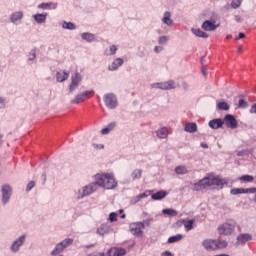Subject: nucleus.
Here are the masks:
<instances>
[{"label":"nucleus","mask_w":256,"mask_h":256,"mask_svg":"<svg viewBox=\"0 0 256 256\" xmlns=\"http://www.w3.org/2000/svg\"><path fill=\"white\" fill-rule=\"evenodd\" d=\"M93 91H85L81 94L75 96V98L71 101L72 105H78V103H83L85 101V97H89V95H93Z\"/></svg>","instance_id":"obj_11"},{"label":"nucleus","mask_w":256,"mask_h":256,"mask_svg":"<svg viewBox=\"0 0 256 256\" xmlns=\"http://www.w3.org/2000/svg\"><path fill=\"white\" fill-rule=\"evenodd\" d=\"M211 179H212V181H211L212 186L216 185V187H223V185H227L226 179H223L220 177H214V176H211Z\"/></svg>","instance_id":"obj_19"},{"label":"nucleus","mask_w":256,"mask_h":256,"mask_svg":"<svg viewBox=\"0 0 256 256\" xmlns=\"http://www.w3.org/2000/svg\"><path fill=\"white\" fill-rule=\"evenodd\" d=\"M217 27H219V25H216L215 22H211L209 20H206L203 24H202V29L204 31H215V29H217Z\"/></svg>","instance_id":"obj_16"},{"label":"nucleus","mask_w":256,"mask_h":256,"mask_svg":"<svg viewBox=\"0 0 256 256\" xmlns=\"http://www.w3.org/2000/svg\"><path fill=\"white\" fill-rule=\"evenodd\" d=\"M175 173H177V175H187L188 173L187 167L178 166L175 168Z\"/></svg>","instance_id":"obj_33"},{"label":"nucleus","mask_w":256,"mask_h":256,"mask_svg":"<svg viewBox=\"0 0 256 256\" xmlns=\"http://www.w3.org/2000/svg\"><path fill=\"white\" fill-rule=\"evenodd\" d=\"M212 179L211 176L210 177H205L203 179H201L199 182H197L196 184H194V191H203V189H207V187H212V183H211Z\"/></svg>","instance_id":"obj_7"},{"label":"nucleus","mask_w":256,"mask_h":256,"mask_svg":"<svg viewBox=\"0 0 256 256\" xmlns=\"http://www.w3.org/2000/svg\"><path fill=\"white\" fill-rule=\"evenodd\" d=\"M209 127L211 129H221V127H223V120L213 119L209 122Z\"/></svg>","instance_id":"obj_22"},{"label":"nucleus","mask_w":256,"mask_h":256,"mask_svg":"<svg viewBox=\"0 0 256 256\" xmlns=\"http://www.w3.org/2000/svg\"><path fill=\"white\" fill-rule=\"evenodd\" d=\"M192 33L196 35V37H201L202 39H207V37H209V34L205 33L201 29H192Z\"/></svg>","instance_id":"obj_30"},{"label":"nucleus","mask_w":256,"mask_h":256,"mask_svg":"<svg viewBox=\"0 0 256 256\" xmlns=\"http://www.w3.org/2000/svg\"><path fill=\"white\" fill-rule=\"evenodd\" d=\"M115 127H117V123L115 122H111L110 124H108L107 128L109 129V131H113V129H115Z\"/></svg>","instance_id":"obj_49"},{"label":"nucleus","mask_w":256,"mask_h":256,"mask_svg":"<svg viewBox=\"0 0 256 256\" xmlns=\"http://www.w3.org/2000/svg\"><path fill=\"white\" fill-rule=\"evenodd\" d=\"M88 256H103V253H101V252H92V253L88 254Z\"/></svg>","instance_id":"obj_53"},{"label":"nucleus","mask_w":256,"mask_h":256,"mask_svg":"<svg viewBox=\"0 0 256 256\" xmlns=\"http://www.w3.org/2000/svg\"><path fill=\"white\" fill-rule=\"evenodd\" d=\"M56 79L58 83H63V81H67L69 79V72H66V71L57 72Z\"/></svg>","instance_id":"obj_21"},{"label":"nucleus","mask_w":256,"mask_h":256,"mask_svg":"<svg viewBox=\"0 0 256 256\" xmlns=\"http://www.w3.org/2000/svg\"><path fill=\"white\" fill-rule=\"evenodd\" d=\"M109 231V226L107 224H103L100 228H98V233L100 235H105Z\"/></svg>","instance_id":"obj_40"},{"label":"nucleus","mask_w":256,"mask_h":256,"mask_svg":"<svg viewBox=\"0 0 256 256\" xmlns=\"http://www.w3.org/2000/svg\"><path fill=\"white\" fill-rule=\"evenodd\" d=\"M253 239V237L250 234H240L237 237V243L239 245H245V243H247V241H251Z\"/></svg>","instance_id":"obj_20"},{"label":"nucleus","mask_w":256,"mask_h":256,"mask_svg":"<svg viewBox=\"0 0 256 256\" xmlns=\"http://www.w3.org/2000/svg\"><path fill=\"white\" fill-rule=\"evenodd\" d=\"M154 51H155V53H161V51H163V47H161V46H156V47L154 48Z\"/></svg>","instance_id":"obj_54"},{"label":"nucleus","mask_w":256,"mask_h":256,"mask_svg":"<svg viewBox=\"0 0 256 256\" xmlns=\"http://www.w3.org/2000/svg\"><path fill=\"white\" fill-rule=\"evenodd\" d=\"M5 107V99L0 98V109H3Z\"/></svg>","instance_id":"obj_55"},{"label":"nucleus","mask_w":256,"mask_h":256,"mask_svg":"<svg viewBox=\"0 0 256 256\" xmlns=\"http://www.w3.org/2000/svg\"><path fill=\"white\" fill-rule=\"evenodd\" d=\"M121 219H125V214H122V215H121Z\"/></svg>","instance_id":"obj_64"},{"label":"nucleus","mask_w":256,"mask_h":256,"mask_svg":"<svg viewBox=\"0 0 256 256\" xmlns=\"http://www.w3.org/2000/svg\"><path fill=\"white\" fill-rule=\"evenodd\" d=\"M246 193H256V188H244V194Z\"/></svg>","instance_id":"obj_47"},{"label":"nucleus","mask_w":256,"mask_h":256,"mask_svg":"<svg viewBox=\"0 0 256 256\" xmlns=\"http://www.w3.org/2000/svg\"><path fill=\"white\" fill-rule=\"evenodd\" d=\"M224 121L226 123V126L229 127V129H237L238 123L237 119H235V116L228 114L225 116Z\"/></svg>","instance_id":"obj_12"},{"label":"nucleus","mask_w":256,"mask_h":256,"mask_svg":"<svg viewBox=\"0 0 256 256\" xmlns=\"http://www.w3.org/2000/svg\"><path fill=\"white\" fill-rule=\"evenodd\" d=\"M12 193H13V188H11V186L7 184L2 186V202L4 203V205L6 203H9Z\"/></svg>","instance_id":"obj_10"},{"label":"nucleus","mask_w":256,"mask_h":256,"mask_svg":"<svg viewBox=\"0 0 256 256\" xmlns=\"http://www.w3.org/2000/svg\"><path fill=\"white\" fill-rule=\"evenodd\" d=\"M184 227L186 231H191L193 229V223H195V220H187L183 221Z\"/></svg>","instance_id":"obj_35"},{"label":"nucleus","mask_w":256,"mask_h":256,"mask_svg":"<svg viewBox=\"0 0 256 256\" xmlns=\"http://www.w3.org/2000/svg\"><path fill=\"white\" fill-rule=\"evenodd\" d=\"M217 107L220 111H229V104L227 102H218Z\"/></svg>","instance_id":"obj_38"},{"label":"nucleus","mask_w":256,"mask_h":256,"mask_svg":"<svg viewBox=\"0 0 256 256\" xmlns=\"http://www.w3.org/2000/svg\"><path fill=\"white\" fill-rule=\"evenodd\" d=\"M152 221H153V218H149V219L144 220L141 223H144V228H145V225H147V227H149L151 225Z\"/></svg>","instance_id":"obj_51"},{"label":"nucleus","mask_w":256,"mask_h":256,"mask_svg":"<svg viewBox=\"0 0 256 256\" xmlns=\"http://www.w3.org/2000/svg\"><path fill=\"white\" fill-rule=\"evenodd\" d=\"M215 251L219 249H227L229 243L226 240L214 239Z\"/></svg>","instance_id":"obj_17"},{"label":"nucleus","mask_w":256,"mask_h":256,"mask_svg":"<svg viewBox=\"0 0 256 256\" xmlns=\"http://www.w3.org/2000/svg\"><path fill=\"white\" fill-rule=\"evenodd\" d=\"M162 212L164 215H171V216L177 215V211L169 208L162 210Z\"/></svg>","instance_id":"obj_42"},{"label":"nucleus","mask_w":256,"mask_h":256,"mask_svg":"<svg viewBox=\"0 0 256 256\" xmlns=\"http://www.w3.org/2000/svg\"><path fill=\"white\" fill-rule=\"evenodd\" d=\"M81 37L84 39V41H88L89 43L93 42L95 39V35L92 33H83Z\"/></svg>","instance_id":"obj_32"},{"label":"nucleus","mask_w":256,"mask_h":256,"mask_svg":"<svg viewBox=\"0 0 256 256\" xmlns=\"http://www.w3.org/2000/svg\"><path fill=\"white\" fill-rule=\"evenodd\" d=\"M44 181H47V176L46 175H42Z\"/></svg>","instance_id":"obj_63"},{"label":"nucleus","mask_w":256,"mask_h":256,"mask_svg":"<svg viewBox=\"0 0 256 256\" xmlns=\"http://www.w3.org/2000/svg\"><path fill=\"white\" fill-rule=\"evenodd\" d=\"M240 181H244L245 183H253V181H255V178L251 175H243L240 177Z\"/></svg>","instance_id":"obj_39"},{"label":"nucleus","mask_w":256,"mask_h":256,"mask_svg":"<svg viewBox=\"0 0 256 256\" xmlns=\"http://www.w3.org/2000/svg\"><path fill=\"white\" fill-rule=\"evenodd\" d=\"M35 52H32V53H30V57H29V59H30V61H33V59H35Z\"/></svg>","instance_id":"obj_59"},{"label":"nucleus","mask_w":256,"mask_h":256,"mask_svg":"<svg viewBox=\"0 0 256 256\" xmlns=\"http://www.w3.org/2000/svg\"><path fill=\"white\" fill-rule=\"evenodd\" d=\"M21 19H23V12L21 11L14 12L10 17L11 23H17V21H21Z\"/></svg>","instance_id":"obj_25"},{"label":"nucleus","mask_w":256,"mask_h":256,"mask_svg":"<svg viewBox=\"0 0 256 256\" xmlns=\"http://www.w3.org/2000/svg\"><path fill=\"white\" fill-rule=\"evenodd\" d=\"M63 29H69L70 31H73V29H75V24L71 22H64Z\"/></svg>","instance_id":"obj_41"},{"label":"nucleus","mask_w":256,"mask_h":256,"mask_svg":"<svg viewBox=\"0 0 256 256\" xmlns=\"http://www.w3.org/2000/svg\"><path fill=\"white\" fill-rule=\"evenodd\" d=\"M104 103L108 109H115L117 107V96L113 93H108L104 96Z\"/></svg>","instance_id":"obj_8"},{"label":"nucleus","mask_w":256,"mask_h":256,"mask_svg":"<svg viewBox=\"0 0 256 256\" xmlns=\"http://www.w3.org/2000/svg\"><path fill=\"white\" fill-rule=\"evenodd\" d=\"M25 243V235H22L19 237L16 241L12 243L11 249L16 253V251H19V247Z\"/></svg>","instance_id":"obj_15"},{"label":"nucleus","mask_w":256,"mask_h":256,"mask_svg":"<svg viewBox=\"0 0 256 256\" xmlns=\"http://www.w3.org/2000/svg\"><path fill=\"white\" fill-rule=\"evenodd\" d=\"M248 106H249V104L245 100H243V99L239 100L238 107L240 109H247Z\"/></svg>","instance_id":"obj_43"},{"label":"nucleus","mask_w":256,"mask_h":256,"mask_svg":"<svg viewBox=\"0 0 256 256\" xmlns=\"http://www.w3.org/2000/svg\"><path fill=\"white\" fill-rule=\"evenodd\" d=\"M161 256H173V253L169 252V251H165L161 254Z\"/></svg>","instance_id":"obj_56"},{"label":"nucleus","mask_w":256,"mask_h":256,"mask_svg":"<svg viewBox=\"0 0 256 256\" xmlns=\"http://www.w3.org/2000/svg\"><path fill=\"white\" fill-rule=\"evenodd\" d=\"M69 245H73V239L67 238L63 240L62 242L58 243L55 247V249L51 252V255H59V253H62V251L66 248L69 247Z\"/></svg>","instance_id":"obj_6"},{"label":"nucleus","mask_w":256,"mask_h":256,"mask_svg":"<svg viewBox=\"0 0 256 256\" xmlns=\"http://www.w3.org/2000/svg\"><path fill=\"white\" fill-rule=\"evenodd\" d=\"M33 187H35V181H30L26 187V191L27 192L31 191V189H33Z\"/></svg>","instance_id":"obj_46"},{"label":"nucleus","mask_w":256,"mask_h":256,"mask_svg":"<svg viewBox=\"0 0 256 256\" xmlns=\"http://www.w3.org/2000/svg\"><path fill=\"white\" fill-rule=\"evenodd\" d=\"M95 181L98 187H104V189H115L117 187V180L111 173L96 174Z\"/></svg>","instance_id":"obj_1"},{"label":"nucleus","mask_w":256,"mask_h":256,"mask_svg":"<svg viewBox=\"0 0 256 256\" xmlns=\"http://www.w3.org/2000/svg\"><path fill=\"white\" fill-rule=\"evenodd\" d=\"M202 73H203V75H207V70L202 69Z\"/></svg>","instance_id":"obj_61"},{"label":"nucleus","mask_w":256,"mask_h":256,"mask_svg":"<svg viewBox=\"0 0 256 256\" xmlns=\"http://www.w3.org/2000/svg\"><path fill=\"white\" fill-rule=\"evenodd\" d=\"M231 195H243L245 194V188H233L230 190Z\"/></svg>","instance_id":"obj_37"},{"label":"nucleus","mask_w":256,"mask_h":256,"mask_svg":"<svg viewBox=\"0 0 256 256\" xmlns=\"http://www.w3.org/2000/svg\"><path fill=\"white\" fill-rule=\"evenodd\" d=\"M80 81H81V76H79V73L76 72L72 76V82H71L70 87H69L70 93H73V91H75V89H77V87H79V82Z\"/></svg>","instance_id":"obj_13"},{"label":"nucleus","mask_w":256,"mask_h":256,"mask_svg":"<svg viewBox=\"0 0 256 256\" xmlns=\"http://www.w3.org/2000/svg\"><path fill=\"white\" fill-rule=\"evenodd\" d=\"M184 131H186V133H196L197 124L193 122L187 123L185 125Z\"/></svg>","instance_id":"obj_24"},{"label":"nucleus","mask_w":256,"mask_h":256,"mask_svg":"<svg viewBox=\"0 0 256 256\" xmlns=\"http://www.w3.org/2000/svg\"><path fill=\"white\" fill-rule=\"evenodd\" d=\"M250 113H256V104L252 105Z\"/></svg>","instance_id":"obj_58"},{"label":"nucleus","mask_w":256,"mask_h":256,"mask_svg":"<svg viewBox=\"0 0 256 256\" xmlns=\"http://www.w3.org/2000/svg\"><path fill=\"white\" fill-rule=\"evenodd\" d=\"M143 229H145V223L134 222L130 224V232L134 237H143Z\"/></svg>","instance_id":"obj_5"},{"label":"nucleus","mask_w":256,"mask_h":256,"mask_svg":"<svg viewBox=\"0 0 256 256\" xmlns=\"http://www.w3.org/2000/svg\"><path fill=\"white\" fill-rule=\"evenodd\" d=\"M127 255V249L112 247L106 253H103V256H124Z\"/></svg>","instance_id":"obj_9"},{"label":"nucleus","mask_w":256,"mask_h":256,"mask_svg":"<svg viewBox=\"0 0 256 256\" xmlns=\"http://www.w3.org/2000/svg\"><path fill=\"white\" fill-rule=\"evenodd\" d=\"M237 40L239 39H245V33L241 32L239 33L238 37L236 38Z\"/></svg>","instance_id":"obj_57"},{"label":"nucleus","mask_w":256,"mask_h":256,"mask_svg":"<svg viewBox=\"0 0 256 256\" xmlns=\"http://www.w3.org/2000/svg\"><path fill=\"white\" fill-rule=\"evenodd\" d=\"M33 17H34V21H36V23H45V21H47V13L36 14Z\"/></svg>","instance_id":"obj_29"},{"label":"nucleus","mask_w":256,"mask_h":256,"mask_svg":"<svg viewBox=\"0 0 256 256\" xmlns=\"http://www.w3.org/2000/svg\"><path fill=\"white\" fill-rule=\"evenodd\" d=\"M38 9H57V3H53V2L41 3L38 6Z\"/></svg>","instance_id":"obj_27"},{"label":"nucleus","mask_w":256,"mask_h":256,"mask_svg":"<svg viewBox=\"0 0 256 256\" xmlns=\"http://www.w3.org/2000/svg\"><path fill=\"white\" fill-rule=\"evenodd\" d=\"M123 63H125L123 58H116L112 62V64L109 66V71H117V69H119V67H121V65H123Z\"/></svg>","instance_id":"obj_18"},{"label":"nucleus","mask_w":256,"mask_h":256,"mask_svg":"<svg viewBox=\"0 0 256 256\" xmlns=\"http://www.w3.org/2000/svg\"><path fill=\"white\" fill-rule=\"evenodd\" d=\"M141 175H143V171L136 169L132 172L131 177L135 181L136 179H141Z\"/></svg>","instance_id":"obj_36"},{"label":"nucleus","mask_w":256,"mask_h":256,"mask_svg":"<svg viewBox=\"0 0 256 256\" xmlns=\"http://www.w3.org/2000/svg\"><path fill=\"white\" fill-rule=\"evenodd\" d=\"M145 197H149V191H146V192H143L137 196H135L133 199H132V203H139V201H141V199H145Z\"/></svg>","instance_id":"obj_31"},{"label":"nucleus","mask_w":256,"mask_h":256,"mask_svg":"<svg viewBox=\"0 0 256 256\" xmlns=\"http://www.w3.org/2000/svg\"><path fill=\"white\" fill-rule=\"evenodd\" d=\"M162 23H164V25H168V27L173 25V20H171V13H169V12L164 13Z\"/></svg>","instance_id":"obj_28"},{"label":"nucleus","mask_w":256,"mask_h":256,"mask_svg":"<svg viewBox=\"0 0 256 256\" xmlns=\"http://www.w3.org/2000/svg\"><path fill=\"white\" fill-rule=\"evenodd\" d=\"M181 239H183V235L181 234L171 236L168 238V243H177L178 241H181Z\"/></svg>","instance_id":"obj_34"},{"label":"nucleus","mask_w":256,"mask_h":256,"mask_svg":"<svg viewBox=\"0 0 256 256\" xmlns=\"http://www.w3.org/2000/svg\"><path fill=\"white\" fill-rule=\"evenodd\" d=\"M231 7L233 9H238V7H241V0H232Z\"/></svg>","instance_id":"obj_44"},{"label":"nucleus","mask_w":256,"mask_h":256,"mask_svg":"<svg viewBox=\"0 0 256 256\" xmlns=\"http://www.w3.org/2000/svg\"><path fill=\"white\" fill-rule=\"evenodd\" d=\"M117 53V46L111 45L110 46V55H115Z\"/></svg>","instance_id":"obj_48"},{"label":"nucleus","mask_w":256,"mask_h":256,"mask_svg":"<svg viewBox=\"0 0 256 256\" xmlns=\"http://www.w3.org/2000/svg\"><path fill=\"white\" fill-rule=\"evenodd\" d=\"M200 145L202 149H209V145H207L206 143H201Z\"/></svg>","instance_id":"obj_60"},{"label":"nucleus","mask_w":256,"mask_h":256,"mask_svg":"<svg viewBox=\"0 0 256 256\" xmlns=\"http://www.w3.org/2000/svg\"><path fill=\"white\" fill-rule=\"evenodd\" d=\"M151 197H152V199H153L154 201H159V200H161V199H165V198L167 197V191H165V190H160V191H158V192L152 194Z\"/></svg>","instance_id":"obj_23"},{"label":"nucleus","mask_w":256,"mask_h":256,"mask_svg":"<svg viewBox=\"0 0 256 256\" xmlns=\"http://www.w3.org/2000/svg\"><path fill=\"white\" fill-rule=\"evenodd\" d=\"M156 134L157 137H159V139H167V136L169 135V130H167L166 127H163L160 130H158Z\"/></svg>","instance_id":"obj_26"},{"label":"nucleus","mask_w":256,"mask_h":256,"mask_svg":"<svg viewBox=\"0 0 256 256\" xmlns=\"http://www.w3.org/2000/svg\"><path fill=\"white\" fill-rule=\"evenodd\" d=\"M235 227H237V221L228 220L227 222L220 224L217 228L219 235L229 237L235 233Z\"/></svg>","instance_id":"obj_2"},{"label":"nucleus","mask_w":256,"mask_h":256,"mask_svg":"<svg viewBox=\"0 0 256 256\" xmlns=\"http://www.w3.org/2000/svg\"><path fill=\"white\" fill-rule=\"evenodd\" d=\"M243 51V48H238V53H241Z\"/></svg>","instance_id":"obj_62"},{"label":"nucleus","mask_w":256,"mask_h":256,"mask_svg":"<svg viewBox=\"0 0 256 256\" xmlns=\"http://www.w3.org/2000/svg\"><path fill=\"white\" fill-rule=\"evenodd\" d=\"M152 89H162L163 91H167L169 89H176L177 84H175V81L169 80L166 82H159V83H153L151 84Z\"/></svg>","instance_id":"obj_4"},{"label":"nucleus","mask_w":256,"mask_h":256,"mask_svg":"<svg viewBox=\"0 0 256 256\" xmlns=\"http://www.w3.org/2000/svg\"><path fill=\"white\" fill-rule=\"evenodd\" d=\"M109 133H111V130H109L107 127L101 130L102 135H109Z\"/></svg>","instance_id":"obj_52"},{"label":"nucleus","mask_w":256,"mask_h":256,"mask_svg":"<svg viewBox=\"0 0 256 256\" xmlns=\"http://www.w3.org/2000/svg\"><path fill=\"white\" fill-rule=\"evenodd\" d=\"M109 221H111V223L117 221V213H115V212L110 213Z\"/></svg>","instance_id":"obj_45"},{"label":"nucleus","mask_w":256,"mask_h":256,"mask_svg":"<svg viewBox=\"0 0 256 256\" xmlns=\"http://www.w3.org/2000/svg\"><path fill=\"white\" fill-rule=\"evenodd\" d=\"M202 246L206 251H215V239H206L202 242Z\"/></svg>","instance_id":"obj_14"},{"label":"nucleus","mask_w":256,"mask_h":256,"mask_svg":"<svg viewBox=\"0 0 256 256\" xmlns=\"http://www.w3.org/2000/svg\"><path fill=\"white\" fill-rule=\"evenodd\" d=\"M99 186L97 184V180L95 182L90 183L82 188V192L79 191L78 199H83V197H88V195H91L92 193H95V191L98 189Z\"/></svg>","instance_id":"obj_3"},{"label":"nucleus","mask_w":256,"mask_h":256,"mask_svg":"<svg viewBox=\"0 0 256 256\" xmlns=\"http://www.w3.org/2000/svg\"><path fill=\"white\" fill-rule=\"evenodd\" d=\"M158 43L163 45V43H167V36H161L158 40Z\"/></svg>","instance_id":"obj_50"}]
</instances>
